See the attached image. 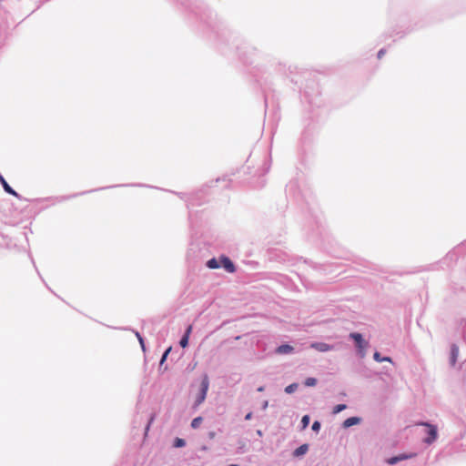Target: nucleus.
Returning <instances> with one entry per match:
<instances>
[{
    "mask_svg": "<svg viewBox=\"0 0 466 466\" xmlns=\"http://www.w3.org/2000/svg\"><path fill=\"white\" fill-rule=\"evenodd\" d=\"M208 387H209L208 376L207 374H205L203 376V379H202V381L200 384V391L195 400V404H194L195 407L199 406L205 400V399L207 397L208 390Z\"/></svg>",
    "mask_w": 466,
    "mask_h": 466,
    "instance_id": "nucleus-1",
    "label": "nucleus"
},
{
    "mask_svg": "<svg viewBox=\"0 0 466 466\" xmlns=\"http://www.w3.org/2000/svg\"><path fill=\"white\" fill-rule=\"evenodd\" d=\"M350 337L354 339L360 356L364 357L366 349L368 347V342L363 339L361 334L360 333H350Z\"/></svg>",
    "mask_w": 466,
    "mask_h": 466,
    "instance_id": "nucleus-2",
    "label": "nucleus"
},
{
    "mask_svg": "<svg viewBox=\"0 0 466 466\" xmlns=\"http://www.w3.org/2000/svg\"><path fill=\"white\" fill-rule=\"evenodd\" d=\"M419 425H423L428 428V431H427L428 436H427V438L424 439V442L427 444H431L432 442H434L438 436V431H437L436 426L431 425L427 422H421V423H419Z\"/></svg>",
    "mask_w": 466,
    "mask_h": 466,
    "instance_id": "nucleus-3",
    "label": "nucleus"
},
{
    "mask_svg": "<svg viewBox=\"0 0 466 466\" xmlns=\"http://www.w3.org/2000/svg\"><path fill=\"white\" fill-rule=\"evenodd\" d=\"M220 267L224 268L226 271L228 273H233L236 270V268L233 262L226 256H221L219 258Z\"/></svg>",
    "mask_w": 466,
    "mask_h": 466,
    "instance_id": "nucleus-4",
    "label": "nucleus"
},
{
    "mask_svg": "<svg viewBox=\"0 0 466 466\" xmlns=\"http://www.w3.org/2000/svg\"><path fill=\"white\" fill-rule=\"evenodd\" d=\"M311 348L315 349L316 350L318 351H321V352H324V351H329L331 350V346H329V344L327 343H323V342H315V343H312L310 345Z\"/></svg>",
    "mask_w": 466,
    "mask_h": 466,
    "instance_id": "nucleus-5",
    "label": "nucleus"
},
{
    "mask_svg": "<svg viewBox=\"0 0 466 466\" xmlns=\"http://www.w3.org/2000/svg\"><path fill=\"white\" fill-rule=\"evenodd\" d=\"M293 350H294V349H293L292 346L288 345V344H283V345L279 346L276 349V353H278V354H289V353L293 352Z\"/></svg>",
    "mask_w": 466,
    "mask_h": 466,
    "instance_id": "nucleus-6",
    "label": "nucleus"
},
{
    "mask_svg": "<svg viewBox=\"0 0 466 466\" xmlns=\"http://www.w3.org/2000/svg\"><path fill=\"white\" fill-rule=\"evenodd\" d=\"M191 331H192V326L189 325L187 327L184 336L182 337V339L179 341V344L182 348H186L188 345V339H189V335H190Z\"/></svg>",
    "mask_w": 466,
    "mask_h": 466,
    "instance_id": "nucleus-7",
    "label": "nucleus"
},
{
    "mask_svg": "<svg viewBox=\"0 0 466 466\" xmlns=\"http://www.w3.org/2000/svg\"><path fill=\"white\" fill-rule=\"evenodd\" d=\"M459 356V348L457 345L453 344L451 348V364L454 366L457 362V359Z\"/></svg>",
    "mask_w": 466,
    "mask_h": 466,
    "instance_id": "nucleus-8",
    "label": "nucleus"
},
{
    "mask_svg": "<svg viewBox=\"0 0 466 466\" xmlns=\"http://www.w3.org/2000/svg\"><path fill=\"white\" fill-rule=\"evenodd\" d=\"M0 182L5 192L13 196L18 197V194L8 185V183L5 181L3 176H0Z\"/></svg>",
    "mask_w": 466,
    "mask_h": 466,
    "instance_id": "nucleus-9",
    "label": "nucleus"
},
{
    "mask_svg": "<svg viewBox=\"0 0 466 466\" xmlns=\"http://www.w3.org/2000/svg\"><path fill=\"white\" fill-rule=\"evenodd\" d=\"M360 418H358V417H350V418H348L347 420H344L343 426L345 428H349V427H351L353 425H356V424L360 423Z\"/></svg>",
    "mask_w": 466,
    "mask_h": 466,
    "instance_id": "nucleus-10",
    "label": "nucleus"
},
{
    "mask_svg": "<svg viewBox=\"0 0 466 466\" xmlns=\"http://www.w3.org/2000/svg\"><path fill=\"white\" fill-rule=\"evenodd\" d=\"M308 450H309V445L302 444L293 451V455L295 457H299L301 455H304L308 451Z\"/></svg>",
    "mask_w": 466,
    "mask_h": 466,
    "instance_id": "nucleus-11",
    "label": "nucleus"
},
{
    "mask_svg": "<svg viewBox=\"0 0 466 466\" xmlns=\"http://www.w3.org/2000/svg\"><path fill=\"white\" fill-rule=\"evenodd\" d=\"M207 266L212 269L218 268H220V261L217 258H211L207 262Z\"/></svg>",
    "mask_w": 466,
    "mask_h": 466,
    "instance_id": "nucleus-12",
    "label": "nucleus"
},
{
    "mask_svg": "<svg viewBox=\"0 0 466 466\" xmlns=\"http://www.w3.org/2000/svg\"><path fill=\"white\" fill-rule=\"evenodd\" d=\"M298 383H292L285 388V392L288 394H291L298 389Z\"/></svg>",
    "mask_w": 466,
    "mask_h": 466,
    "instance_id": "nucleus-13",
    "label": "nucleus"
},
{
    "mask_svg": "<svg viewBox=\"0 0 466 466\" xmlns=\"http://www.w3.org/2000/svg\"><path fill=\"white\" fill-rule=\"evenodd\" d=\"M202 420V417H197L193 419V420L191 421V427L193 429H198L200 426Z\"/></svg>",
    "mask_w": 466,
    "mask_h": 466,
    "instance_id": "nucleus-14",
    "label": "nucleus"
},
{
    "mask_svg": "<svg viewBox=\"0 0 466 466\" xmlns=\"http://www.w3.org/2000/svg\"><path fill=\"white\" fill-rule=\"evenodd\" d=\"M185 445H186L185 440H183L181 438H176L175 439V441H174V447L175 448H181V447H184Z\"/></svg>",
    "mask_w": 466,
    "mask_h": 466,
    "instance_id": "nucleus-15",
    "label": "nucleus"
},
{
    "mask_svg": "<svg viewBox=\"0 0 466 466\" xmlns=\"http://www.w3.org/2000/svg\"><path fill=\"white\" fill-rule=\"evenodd\" d=\"M304 384L307 387H313L317 384V380L315 378H308L306 379Z\"/></svg>",
    "mask_w": 466,
    "mask_h": 466,
    "instance_id": "nucleus-16",
    "label": "nucleus"
},
{
    "mask_svg": "<svg viewBox=\"0 0 466 466\" xmlns=\"http://www.w3.org/2000/svg\"><path fill=\"white\" fill-rule=\"evenodd\" d=\"M347 408L345 404H338L333 408V413L337 414L342 410H344Z\"/></svg>",
    "mask_w": 466,
    "mask_h": 466,
    "instance_id": "nucleus-17",
    "label": "nucleus"
},
{
    "mask_svg": "<svg viewBox=\"0 0 466 466\" xmlns=\"http://www.w3.org/2000/svg\"><path fill=\"white\" fill-rule=\"evenodd\" d=\"M309 416L304 415L301 419L302 429H306L309 424Z\"/></svg>",
    "mask_w": 466,
    "mask_h": 466,
    "instance_id": "nucleus-18",
    "label": "nucleus"
},
{
    "mask_svg": "<svg viewBox=\"0 0 466 466\" xmlns=\"http://www.w3.org/2000/svg\"><path fill=\"white\" fill-rule=\"evenodd\" d=\"M415 455H416L415 453L400 454V455L398 456V459H399V461H404V460H407V459L413 458Z\"/></svg>",
    "mask_w": 466,
    "mask_h": 466,
    "instance_id": "nucleus-19",
    "label": "nucleus"
},
{
    "mask_svg": "<svg viewBox=\"0 0 466 466\" xmlns=\"http://www.w3.org/2000/svg\"><path fill=\"white\" fill-rule=\"evenodd\" d=\"M387 462H388L389 464H390V465H393V464H395V463L399 462L398 456H394V457L390 458V459L387 461Z\"/></svg>",
    "mask_w": 466,
    "mask_h": 466,
    "instance_id": "nucleus-20",
    "label": "nucleus"
},
{
    "mask_svg": "<svg viewBox=\"0 0 466 466\" xmlns=\"http://www.w3.org/2000/svg\"><path fill=\"white\" fill-rule=\"evenodd\" d=\"M320 429V423L319 421H314L312 424V430L314 431H319Z\"/></svg>",
    "mask_w": 466,
    "mask_h": 466,
    "instance_id": "nucleus-21",
    "label": "nucleus"
},
{
    "mask_svg": "<svg viewBox=\"0 0 466 466\" xmlns=\"http://www.w3.org/2000/svg\"><path fill=\"white\" fill-rule=\"evenodd\" d=\"M373 358L376 361L382 362V357L380 356V354L379 352H375L373 355Z\"/></svg>",
    "mask_w": 466,
    "mask_h": 466,
    "instance_id": "nucleus-22",
    "label": "nucleus"
},
{
    "mask_svg": "<svg viewBox=\"0 0 466 466\" xmlns=\"http://www.w3.org/2000/svg\"><path fill=\"white\" fill-rule=\"evenodd\" d=\"M169 351H170V349H168V350H167L165 351V353L163 354V356H162V358H161V363H163V362L165 361V360L167 359V354L169 353Z\"/></svg>",
    "mask_w": 466,
    "mask_h": 466,
    "instance_id": "nucleus-23",
    "label": "nucleus"
},
{
    "mask_svg": "<svg viewBox=\"0 0 466 466\" xmlns=\"http://www.w3.org/2000/svg\"><path fill=\"white\" fill-rule=\"evenodd\" d=\"M137 338L139 339V343H140L142 349L145 350L144 340H143L142 337L138 333H137Z\"/></svg>",
    "mask_w": 466,
    "mask_h": 466,
    "instance_id": "nucleus-24",
    "label": "nucleus"
},
{
    "mask_svg": "<svg viewBox=\"0 0 466 466\" xmlns=\"http://www.w3.org/2000/svg\"><path fill=\"white\" fill-rule=\"evenodd\" d=\"M384 54H385V51L383 49L380 50L378 53V57L381 58Z\"/></svg>",
    "mask_w": 466,
    "mask_h": 466,
    "instance_id": "nucleus-25",
    "label": "nucleus"
},
{
    "mask_svg": "<svg viewBox=\"0 0 466 466\" xmlns=\"http://www.w3.org/2000/svg\"><path fill=\"white\" fill-rule=\"evenodd\" d=\"M153 420H154V417L152 416V417L150 418V420H149V422H148V424H147V428H146V431H148V429H149V427H150V424H151V422L153 421Z\"/></svg>",
    "mask_w": 466,
    "mask_h": 466,
    "instance_id": "nucleus-26",
    "label": "nucleus"
},
{
    "mask_svg": "<svg viewBox=\"0 0 466 466\" xmlns=\"http://www.w3.org/2000/svg\"><path fill=\"white\" fill-rule=\"evenodd\" d=\"M382 361L391 362V359L390 357H384V358H382Z\"/></svg>",
    "mask_w": 466,
    "mask_h": 466,
    "instance_id": "nucleus-27",
    "label": "nucleus"
},
{
    "mask_svg": "<svg viewBox=\"0 0 466 466\" xmlns=\"http://www.w3.org/2000/svg\"><path fill=\"white\" fill-rule=\"evenodd\" d=\"M250 417H251V413H248V414L246 416V420L250 419Z\"/></svg>",
    "mask_w": 466,
    "mask_h": 466,
    "instance_id": "nucleus-28",
    "label": "nucleus"
},
{
    "mask_svg": "<svg viewBox=\"0 0 466 466\" xmlns=\"http://www.w3.org/2000/svg\"><path fill=\"white\" fill-rule=\"evenodd\" d=\"M214 433H210V438H213L214 437Z\"/></svg>",
    "mask_w": 466,
    "mask_h": 466,
    "instance_id": "nucleus-29",
    "label": "nucleus"
},
{
    "mask_svg": "<svg viewBox=\"0 0 466 466\" xmlns=\"http://www.w3.org/2000/svg\"><path fill=\"white\" fill-rule=\"evenodd\" d=\"M229 466H238V465H237V464H230Z\"/></svg>",
    "mask_w": 466,
    "mask_h": 466,
    "instance_id": "nucleus-30",
    "label": "nucleus"
}]
</instances>
